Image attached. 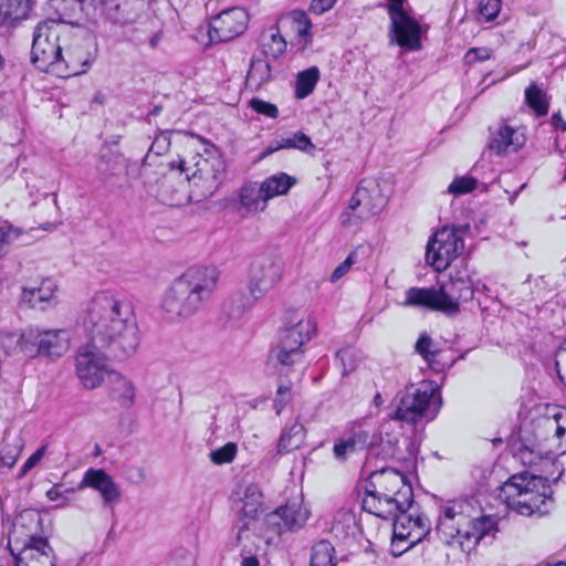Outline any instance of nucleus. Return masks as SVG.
I'll list each match as a JSON object with an SVG mask.
<instances>
[{
  "label": "nucleus",
  "instance_id": "f257e3e1",
  "mask_svg": "<svg viewBox=\"0 0 566 566\" xmlns=\"http://www.w3.org/2000/svg\"><path fill=\"white\" fill-rule=\"evenodd\" d=\"M84 327L88 343L77 350L76 375L86 389H95L108 374V359L124 360L136 352L139 329L130 303L107 292L88 304Z\"/></svg>",
  "mask_w": 566,
  "mask_h": 566
},
{
  "label": "nucleus",
  "instance_id": "f03ea898",
  "mask_svg": "<svg viewBox=\"0 0 566 566\" xmlns=\"http://www.w3.org/2000/svg\"><path fill=\"white\" fill-rule=\"evenodd\" d=\"M497 523L493 515H481L479 501L470 496L441 506L436 532L446 545L457 546L469 554L484 537L495 536Z\"/></svg>",
  "mask_w": 566,
  "mask_h": 566
},
{
  "label": "nucleus",
  "instance_id": "7ed1b4c3",
  "mask_svg": "<svg viewBox=\"0 0 566 566\" xmlns=\"http://www.w3.org/2000/svg\"><path fill=\"white\" fill-rule=\"evenodd\" d=\"M220 277L217 268L195 266L176 277L166 290L161 308L171 321L186 319L211 300Z\"/></svg>",
  "mask_w": 566,
  "mask_h": 566
},
{
  "label": "nucleus",
  "instance_id": "20e7f679",
  "mask_svg": "<svg viewBox=\"0 0 566 566\" xmlns=\"http://www.w3.org/2000/svg\"><path fill=\"white\" fill-rule=\"evenodd\" d=\"M62 24L56 20H44L38 23L33 32L31 62L43 72H65L62 76L78 75L91 65L88 57L67 53L62 54L59 44Z\"/></svg>",
  "mask_w": 566,
  "mask_h": 566
},
{
  "label": "nucleus",
  "instance_id": "39448f33",
  "mask_svg": "<svg viewBox=\"0 0 566 566\" xmlns=\"http://www.w3.org/2000/svg\"><path fill=\"white\" fill-rule=\"evenodd\" d=\"M283 266L279 259L269 254L256 255L251 262L247 289L250 297L232 296L224 305L223 312L230 319H239L255 302L262 300L282 279Z\"/></svg>",
  "mask_w": 566,
  "mask_h": 566
},
{
  "label": "nucleus",
  "instance_id": "423d86ee",
  "mask_svg": "<svg viewBox=\"0 0 566 566\" xmlns=\"http://www.w3.org/2000/svg\"><path fill=\"white\" fill-rule=\"evenodd\" d=\"M500 495L507 507L521 515H544L548 512L552 489L547 478L524 472L505 482Z\"/></svg>",
  "mask_w": 566,
  "mask_h": 566
},
{
  "label": "nucleus",
  "instance_id": "0eeeda50",
  "mask_svg": "<svg viewBox=\"0 0 566 566\" xmlns=\"http://www.w3.org/2000/svg\"><path fill=\"white\" fill-rule=\"evenodd\" d=\"M442 406V398L437 387L432 384L411 385L405 390L397 392L388 415V420L384 422L382 428L390 421H401L409 424H417L421 420L432 421Z\"/></svg>",
  "mask_w": 566,
  "mask_h": 566
},
{
  "label": "nucleus",
  "instance_id": "6e6552de",
  "mask_svg": "<svg viewBox=\"0 0 566 566\" xmlns=\"http://www.w3.org/2000/svg\"><path fill=\"white\" fill-rule=\"evenodd\" d=\"M470 230L469 224L444 226L428 241L426 251L427 263L437 272H442L462 254L463 235Z\"/></svg>",
  "mask_w": 566,
  "mask_h": 566
},
{
  "label": "nucleus",
  "instance_id": "1a4fd4ad",
  "mask_svg": "<svg viewBox=\"0 0 566 566\" xmlns=\"http://www.w3.org/2000/svg\"><path fill=\"white\" fill-rule=\"evenodd\" d=\"M387 205V197L374 179H363L356 187L346 210L340 214L344 227L357 224L379 214Z\"/></svg>",
  "mask_w": 566,
  "mask_h": 566
},
{
  "label": "nucleus",
  "instance_id": "9d476101",
  "mask_svg": "<svg viewBox=\"0 0 566 566\" xmlns=\"http://www.w3.org/2000/svg\"><path fill=\"white\" fill-rule=\"evenodd\" d=\"M70 333L66 329H41L30 326L20 335L18 346L30 358L45 356L56 358L69 349Z\"/></svg>",
  "mask_w": 566,
  "mask_h": 566
},
{
  "label": "nucleus",
  "instance_id": "9b49d317",
  "mask_svg": "<svg viewBox=\"0 0 566 566\" xmlns=\"http://www.w3.org/2000/svg\"><path fill=\"white\" fill-rule=\"evenodd\" d=\"M385 7L390 20L389 44H396L407 52L420 51L422 49L420 23L397 3H387Z\"/></svg>",
  "mask_w": 566,
  "mask_h": 566
},
{
  "label": "nucleus",
  "instance_id": "f8f14e48",
  "mask_svg": "<svg viewBox=\"0 0 566 566\" xmlns=\"http://www.w3.org/2000/svg\"><path fill=\"white\" fill-rule=\"evenodd\" d=\"M99 15L114 28L134 25L144 9L143 0H98Z\"/></svg>",
  "mask_w": 566,
  "mask_h": 566
},
{
  "label": "nucleus",
  "instance_id": "ddd939ff",
  "mask_svg": "<svg viewBox=\"0 0 566 566\" xmlns=\"http://www.w3.org/2000/svg\"><path fill=\"white\" fill-rule=\"evenodd\" d=\"M249 23V14L243 8H230L216 15L209 28L212 41L227 42L242 34Z\"/></svg>",
  "mask_w": 566,
  "mask_h": 566
},
{
  "label": "nucleus",
  "instance_id": "4468645a",
  "mask_svg": "<svg viewBox=\"0 0 566 566\" xmlns=\"http://www.w3.org/2000/svg\"><path fill=\"white\" fill-rule=\"evenodd\" d=\"M413 502L411 484L406 481L389 500L363 499V509L382 520L396 517L398 513H407Z\"/></svg>",
  "mask_w": 566,
  "mask_h": 566
},
{
  "label": "nucleus",
  "instance_id": "2eb2a0df",
  "mask_svg": "<svg viewBox=\"0 0 566 566\" xmlns=\"http://www.w3.org/2000/svg\"><path fill=\"white\" fill-rule=\"evenodd\" d=\"M407 481V478L396 469L386 468L370 473L365 482V497L376 501L389 500L392 494Z\"/></svg>",
  "mask_w": 566,
  "mask_h": 566
},
{
  "label": "nucleus",
  "instance_id": "dca6fc26",
  "mask_svg": "<svg viewBox=\"0 0 566 566\" xmlns=\"http://www.w3.org/2000/svg\"><path fill=\"white\" fill-rule=\"evenodd\" d=\"M440 291L449 300L455 310H448L447 315L454 316L460 312V302H468L473 298L475 287L467 270L453 271L448 282L439 283ZM447 301H443L444 303Z\"/></svg>",
  "mask_w": 566,
  "mask_h": 566
},
{
  "label": "nucleus",
  "instance_id": "f3484780",
  "mask_svg": "<svg viewBox=\"0 0 566 566\" xmlns=\"http://www.w3.org/2000/svg\"><path fill=\"white\" fill-rule=\"evenodd\" d=\"M86 488L98 492L105 506L114 505L122 497L119 485L104 469L90 468L84 472L76 489L83 490Z\"/></svg>",
  "mask_w": 566,
  "mask_h": 566
},
{
  "label": "nucleus",
  "instance_id": "a211bd4d",
  "mask_svg": "<svg viewBox=\"0 0 566 566\" xmlns=\"http://www.w3.org/2000/svg\"><path fill=\"white\" fill-rule=\"evenodd\" d=\"M441 293L438 287H409L406 291V298L402 303L407 307H426L431 311H438L447 314L448 310H455L452 303Z\"/></svg>",
  "mask_w": 566,
  "mask_h": 566
},
{
  "label": "nucleus",
  "instance_id": "6ab92c4d",
  "mask_svg": "<svg viewBox=\"0 0 566 566\" xmlns=\"http://www.w3.org/2000/svg\"><path fill=\"white\" fill-rule=\"evenodd\" d=\"M32 11L31 0H0V36L10 35Z\"/></svg>",
  "mask_w": 566,
  "mask_h": 566
},
{
  "label": "nucleus",
  "instance_id": "aec40b11",
  "mask_svg": "<svg viewBox=\"0 0 566 566\" xmlns=\"http://www.w3.org/2000/svg\"><path fill=\"white\" fill-rule=\"evenodd\" d=\"M525 140L524 134L518 133L513 127L499 125L494 130H491L488 147L496 155H503L517 151L524 146Z\"/></svg>",
  "mask_w": 566,
  "mask_h": 566
},
{
  "label": "nucleus",
  "instance_id": "412c9836",
  "mask_svg": "<svg viewBox=\"0 0 566 566\" xmlns=\"http://www.w3.org/2000/svg\"><path fill=\"white\" fill-rule=\"evenodd\" d=\"M307 512L297 503L277 507L269 515V523L276 524L279 534L295 532L304 526L307 521Z\"/></svg>",
  "mask_w": 566,
  "mask_h": 566
},
{
  "label": "nucleus",
  "instance_id": "4be33fe9",
  "mask_svg": "<svg viewBox=\"0 0 566 566\" xmlns=\"http://www.w3.org/2000/svg\"><path fill=\"white\" fill-rule=\"evenodd\" d=\"M316 332V323L312 317L298 319L296 323L283 328L279 334L277 344L289 346L295 350H302V346L308 342Z\"/></svg>",
  "mask_w": 566,
  "mask_h": 566
},
{
  "label": "nucleus",
  "instance_id": "5701e85b",
  "mask_svg": "<svg viewBox=\"0 0 566 566\" xmlns=\"http://www.w3.org/2000/svg\"><path fill=\"white\" fill-rule=\"evenodd\" d=\"M56 290V283L52 279L45 277L38 286H24L21 301L32 308L45 310L54 304Z\"/></svg>",
  "mask_w": 566,
  "mask_h": 566
},
{
  "label": "nucleus",
  "instance_id": "b1692460",
  "mask_svg": "<svg viewBox=\"0 0 566 566\" xmlns=\"http://www.w3.org/2000/svg\"><path fill=\"white\" fill-rule=\"evenodd\" d=\"M242 506H241V513L243 515V522L242 526H240L238 533H237V544L241 545L243 539V534L249 527V523L251 521L256 520L259 509L262 504V493L258 485L250 484L245 488L243 497L241 499Z\"/></svg>",
  "mask_w": 566,
  "mask_h": 566
},
{
  "label": "nucleus",
  "instance_id": "393cba45",
  "mask_svg": "<svg viewBox=\"0 0 566 566\" xmlns=\"http://www.w3.org/2000/svg\"><path fill=\"white\" fill-rule=\"evenodd\" d=\"M20 554L30 555L31 563L44 559L49 566H55L54 551L45 537L31 535Z\"/></svg>",
  "mask_w": 566,
  "mask_h": 566
},
{
  "label": "nucleus",
  "instance_id": "a878e982",
  "mask_svg": "<svg viewBox=\"0 0 566 566\" xmlns=\"http://www.w3.org/2000/svg\"><path fill=\"white\" fill-rule=\"evenodd\" d=\"M241 206L248 211L256 212L265 209L269 199H265L264 190L260 185H244L239 192Z\"/></svg>",
  "mask_w": 566,
  "mask_h": 566
},
{
  "label": "nucleus",
  "instance_id": "bb28decb",
  "mask_svg": "<svg viewBox=\"0 0 566 566\" xmlns=\"http://www.w3.org/2000/svg\"><path fill=\"white\" fill-rule=\"evenodd\" d=\"M197 170L193 172V177L198 174L200 178L211 180L214 189L218 188L221 177L224 172V161L219 155L211 156L210 158L202 159L197 164Z\"/></svg>",
  "mask_w": 566,
  "mask_h": 566
},
{
  "label": "nucleus",
  "instance_id": "cd10ccee",
  "mask_svg": "<svg viewBox=\"0 0 566 566\" xmlns=\"http://www.w3.org/2000/svg\"><path fill=\"white\" fill-rule=\"evenodd\" d=\"M112 394L122 407L130 408L135 399V387L130 380L117 373L111 374Z\"/></svg>",
  "mask_w": 566,
  "mask_h": 566
},
{
  "label": "nucleus",
  "instance_id": "c85d7f7f",
  "mask_svg": "<svg viewBox=\"0 0 566 566\" xmlns=\"http://www.w3.org/2000/svg\"><path fill=\"white\" fill-rule=\"evenodd\" d=\"M296 184V179L285 172H279L266 178L262 184L265 193V199H272L276 196H282Z\"/></svg>",
  "mask_w": 566,
  "mask_h": 566
},
{
  "label": "nucleus",
  "instance_id": "c756f323",
  "mask_svg": "<svg viewBox=\"0 0 566 566\" xmlns=\"http://www.w3.org/2000/svg\"><path fill=\"white\" fill-rule=\"evenodd\" d=\"M271 65L265 59L252 57L247 83L258 88L271 80Z\"/></svg>",
  "mask_w": 566,
  "mask_h": 566
},
{
  "label": "nucleus",
  "instance_id": "7c9ffc66",
  "mask_svg": "<svg viewBox=\"0 0 566 566\" xmlns=\"http://www.w3.org/2000/svg\"><path fill=\"white\" fill-rule=\"evenodd\" d=\"M303 359V350H295L281 344L273 346L269 354V361L275 366H292Z\"/></svg>",
  "mask_w": 566,
  "mask_h": 566
},
{
  "label": "nucleus",
  "instance_id": "2f4dec72",
  "mask_svg": "<svg viewBox=\"0 0 566 566\" xmlns=\"http://www.w3.org/2000/svg\"><path fill=\"white\" fill-rule=\"evenodd\" d=\"M318 80L319 71L316 66L300 72L295 81V97L303 99L312 94Z\"/></svg>",
  "mask_w": 566,
  "mask_h": 566
},
{
  "label": "nucleus",
  "instance_id": "473e14b6",
  "mask_svg": "<svg viewBox=\"0 0 566 566\" xmlns=\"http://www.w3.org/2000/svg\"><path fill=\"white\" fill-rule=\"evenodd\" d=\"M304 439V429L300 423H294L287 430H284L277 443V451L280 453H287L292 450L298 449Z\"/></svg>",
  "mask_w": 566,
  "mask_h": 566
},
{
  "label": "nucleus",
  "instance_id": "72a5a7b5",
  "mask_svg": "<svg viewBox=\"0 0 566 566\" xmlns=\"http://www.w3.org/2000/svg\"><path fill=\"white\" fill-rule=\"evenodd\" d=\"M525 102L537 116H544L548 113V97L536 84H531L525 90Z\"/></svg>",
  "mask_w": 566,
  "mask_h": 566
},
{
  "label": "nucleus",
  "instance_id": "f704fd0d",
  "mask_svg": "<svg viewBox=\"0 0 566 566\" xmlns=\"http://www.w3.org/2000/svg\"><path fill=\"white\" fill-rule=\"evenodd\" d=\"M335 549L328 541H319L312 547L310 566H336Z\"/></svg>",
  "mask_w": 566,
  "mask_h": 566
},
{
  "label": "nucleus",
  "instance_id": "c9c22d12",
  "mask_svg": "<svg viewBox=\"0 0 566 566\" xmlns=\"http://www.w3.org/2000/svg\"><path fill=\"white\" fill-rule=\"evenodd\" d=\"M394 520V545H397V541H407L410 543V539H415V534H412V525H411V514L407 513H398Z\"/></svg>",
  "mask_w": 566,
  "mask_h": 566
},
{
  "label": "nucleus",
  "instance_id": "e433bc0d",
  "mask_svg": "<svg viewBox=\"0 0 566 566\" xmlns=\"http://www.w3.org/2000/svg\"><path fill=\"white\" fill-rule=\"evenodd\" d=\"M282 140L284 149H297L310 155H313L316 149L311 138L300 130L290 136L282 137Z\"/></svg>",
  "mask_w": 566,
  "mask_h": 566
},
{
  "label": "nucleus",
  "instance_id": "4c0bfd02",
  "mask_svg": "<svg viewBox=\"0 0 566 566\" xmlns=\"http://www.w3.org/2000/svg\"><path fill=\"white\" fill-rule=\"evenodd\" d=\"M23 446L20 440L12 442L3 440L0 448V462L2 467L11 469L20 457Z\"/></svg>",
  "mask_w": 566,
  "mask_h": 566
},
{
  "label": "nucleus",
  "instance_id": "58836bf2",
  "mask_svg": "<svg viewBox=\"0 0 566 566\" xmlns=\"http://www.w3.org/2000/svg\"><path fill=\"white\" fill-rule=\"evenodd\" d=\"M286 50V41L279 31L272 33L262 44V54L265 57L279 59Z\"/></svg>",
  "mask_w": 566,
  "mask_h": 566
},
{
  "label": "nucleus",
  "instance_id": "ea45409f",
  "mask_svg": "<svg viewBox=\"0 0 566 566\" xmlns=\"http://www.w3.org/2000/svg\"><path fill=\"white\" fill-rule=\"evenodd\" d=\"M96 168L103 179L107 180L112 176L119 174L122 164L117 157L102 155Z\"/></svg>",
  "mask_w": 566,
  "mask_h": 566
},
{
  "label": "nucleus",
  "instance_id": "a19ab883",
  "mask_svg": "<svg viewBox=\"0 0 566 566\" xmlns=\"http://www.w3.org/2000/svg\"><path fill=\"white\" fill-rule=\"evenodd\" d=\"M356 449H365L367 448L369 451L378 444V442H384V438L381 436H378L376 433H371L367 430L359 429L358 431L354 432V434L350 437Z\"/></svg>",
  "mask_w": 566,
  "mask_h": 566
},
{
  "label": "nucleus",
  "instance_id": "79ce46f5",
  "mask_svg": "<svg viewBox=\"0 0 566 566\" xmlns=\"http://www.w3.org/2000/svg\"><path fill=\"white\" fill-rule=\"evenodd\" d=\"M411 525L412 534H415V539H410L409 547H413L417 543H419L423 537H426L430 533V521L424 515H411Z\"/></svg>",
  "mask_w": 566,
  "mask_h": 566
},
{
  "label": "nucleus",
  "instance_id": "37998d69",
  "mask_svg": "<svg viewBox=\"0 0 566 566\" xmlns=\"http://www.w3.org/2000/svg\"><path fill=\"white\" fill-rule=\"evenodd\" d=\"M501 0H479V20L484 22H490L494 20L501 10Z\"/></svg>",
  "mask_w": 566,
  "mask_h": 566
},
{
  "label": "nucleus",
  "instance_id": "c03bdc74",
  "mask_svg": "<svg viewBox=\"0 0 566 566\" xmlns=\"http://www.w3.org/2000/svg\"><path fill=\"white\" fill-rule=\"evenodd\" d=\"M237 451V444L234 442H228L223 447L211 451L209 457L214 464H226L233 461Z\"/></svg>",
  "mask_w": 566,
  "mask_h": 566
},
{
  "label": "nucleus",
  "instance_id": "a18cd8bd",
  "mask_svg": "<svg viewBox=\"0 0 566 566\" xmlns=\"http://www.w3.org/2000/svg\"><path fill=\"white\" fill-rule=\"evenodd\" d=\"M478 186V180L473 177H457L448 187V191L454 196H460L473 191Z\"/></svg>",
  "mask_w": 566,
  "mask_h": 566
},
{
  "label": "nucleus",
  "instance_id": "49530a36",
  "mask_svg": "<svg viewBox=\"0 0 566 566\" xmlns=\"http://www.w3.org/2000/svg\"><path fill=\"white\" fill-rule=\"evenodd\" d=\"M170 147V137L167 133H159L151 143L147 155L145 156V161L150 158L151 155L161 156L164 155Z\"/></svg>",
  "mask_w": 566,
  "mask_h": 566
},
{
  "label": "nucleus",
  "instance_id": "de8ad7c7",
  "mask_svg": "<svg viewBox=\"0 0 566 566\" xmlns=\"http://www.w3.org/2000/svg\"><path fill=\"white\" fill-rule=\"evenodd\" d=\"M336 359L339 360L343 366V375H347L356 368V354L352 347L337 350Z\"/></svg>",
  "mask_w": 566,
  "mask_h": 566
},
{
  "label": "nucleus",
  "instance_id": "09e8293b",
  "mask_svg": "<svg viewBox=\"0 0 566 566\" xmlns=\"http://www.w3.org/2000/svg\"><path fill=\"white\" fill-rule=\"evenodd\" d=\"M250 107L258 114H262L269 118H276L279 116L277 107L269 102L260 98H252L249 102Z\"/></svg>",
  "mask_w": 566,
  "mask_h": 566
},
{
  "label": "nucleus",
  "instance_id": "8fccbe9b",
  "mask_svg": "<svg viewBox=\"0 0 566 566\" xmlns=\"http://www.w3.org/2000/svg\"><path fill=\"white\" fill-rule=\"evenodd\" d=\"M122 475L126 481H128L130 484H140L146 479V472L144 468L138 465H125L122 471Z\"/></svg>",
  "mask_w": 566,
  "mask_h": 566
},
{
  "label": "nucleus",
  "instance_id": "3c124183",
  "mask_svg": "<svg viewBox=\"0 0 566 566\" xmlns=\"http://www.w3.org/2000/svg\"><path fill=\"white\" fill-rule=\"evenodd\" d=\"M169 566H196V556L188 549L179 548L175 551Z\"/></svg>",
  "mask_w": 566,
  "mask_h": 566
},
{
  "label": "nucleus",
  "instance_id": "603ef678",
  "mask_svg": "<svg viewBox=\"0 0 566 566\" xmlns=\"http://www.w3.org/2000/svg\"><path fill=\"white\" fill-rule=\"evenodd\" d=\"M433 345L432 338L427 334H421L416 343V352L426 360H430L436 356V352L431 350Z\"/></svg>",
  "mask_w": 566,
  "mask_h": 566
},
{
  "label": "nucleus",
  "instance_id": "864d4df0",
  "mask_svg": "<svg viewBox=\"0 0 566 566\" xmlns=\"http://www.w3.org/2000/svg\"><path fill=\"white\" fill-rule=\"evenodd\" d=\"M19 234V231L10 224L0 227V259L4 254L6 247L14 241Z\"/></svg>",
  "mask_w": 566,
  "mask_h": 566
},
{
  "label": "nucleus",
  "instance_id": "5fc2aeb1",
  "mask_svg": "<svg viewBox=\"0 0 566 566\" xmlns=\"http://www.w3.org/2000/svg\"><path fill=\"white\" fill-rule=\"evenodd\" d=\"M355 260H356L355 252L349 253L347 255V258L335 268V270L333 271V273L329 277V281L332 283H336L339 279H342L346 273H348V271L355 263Z\"/></svg>",
  "mask_w": 566,
  "mask_h": 566
},
{
  "label": "nucleus",
  "instance_id": "6e6d98bb",
  "mask_svg": "<svg viewBox=\"0 0 566 566\" xmlns=\"http://www.w3.org/2000/svg\"><path fill=\"white\" fill-rule=\"evenodd\" d=\"M46 451V446H42L39 448L33 454H31L28 460L22 465L18 479H22L32 468H34L44 457Z\"/></svg>",
  "mask_w": 566,
  "mask_h": 566
},
{
  "label": "nucleus",
  "instance_id": "4d7b16f0",
  "mask_svg": "<svg viewBox=\"0 0 566 566\" xmlns=\"http://www.w3.org/2000/svg\"><path fill=\"white\" fill-rule=\"evenodd\" d=\"M293 20L298 24L297 33L300 36L310 35L312 22L304 11H293Z\"/></svg>",
  "mask_w": 566,
  "mask_h": 566
},
{
  "label": "nucleus",
  "instance_id": "13d9d810",
  "mask_svg": "<svg viewBox=\"0 0 566 566\" xmlns=\"http://www.w3.org/2000/svg\"><path fill=\"white\" fill-rule=\"evenodd\" d=\"M357 449L352 438L336 442L333 448L334 455L338 460H345L348 452H354Z\"/></svg>",
  "mask_w": 566,
  "mask_h": 566
},
{
  "label": "nucleus",
  "instance_id": "bf43d9fd",
  "mask_svg": "<svg viewBox=\"0 0 566 566\" xmlns=\"http://www.w3.org/2000/svg\"><path fill=\"white\" fill-rule=\"evenodd\" d=\"M336 0H312L310 4V11L317 15L325 13L331 10Z\"/></svg>",
  "mask_w": 566,
  "mask_h": 566
},
{
  "label": "nucleus",
  "instance_id": "052dcab7",
  "mask_svg": "<svg viewBox=\"0 0 566 566\" xmlns=\"http://www.w3.org/2000/svg\"><path fill=\"white\" fill-rule=\"evenodd\" d=\"M81 8V10L85 13L88 20H96L97 18V8L95 6V0H74Z\"/></svg>",
  "mask_w": 566,
  "mask_h": 566
},
{
  "label": "nucleus",
  "instance_id": "680f3d73",
  "mask_svg": "<svg viewBox=\"0 0 566 566\" xmlns=\"http://www.w3.org/2000/svg\"><path fill=\"white\" fill-rule=\"evenodd\" d=\"M11 554L14 557L15 566H49L44 559H41V562L31 563L30 555L14 554L12 551Z\"/></svg>",
  "mask_w": 566,
  "mask_h": 566
},
{
  "label": "nucleus",
  "instance_id": "e2e57ef3",
  "mask_svg": "<svg viewBox=\"0 0 566 566\" xmlns=\"http://www.w3.org/2000/svg\"><path fill=\"white\" fill-rule=\"evenodd\" d=\"M544 421L545 427L555 430V436L557 438H562L565 434V428L559 426L556 419L546 418Z\"/></svg>",
  "mask_w": 566,
  "mask_h": 566
},
{
  "label": "nucleus",
  "instance_id": "0e129e2a",
  "mask_svg": "<svg viewBox=\"0 0 566 566\" xmlns=\"http://www.w3.org/2000/svg\"><path fill=\"white\" fill-rule=\"evenodd\" d=\"M281 149H284L282 138L280 140H272L270 143V145L266 147V149L263 151L261 157L262 158L266 157V156H269L277 150H281Z\"/></svg>",
  "mask_w": 566,
  "mask_h": 566
},
{
  "label": "nucleus",
  "instance_id": "69168bd1",
  "mask_svg": "<svg viewBox=\"0 0 566 566\" xmlns=\"http://www.w3.org/2000/svg\"><path fill=\"white\" fill-rule=\"evenodd\" d=\"M551 123L556 129L566 132V122L563 119L560 113H554L552 115Z\"/></svg>",
  "mask_w": 566,
  "mask_h": 566
},
{
  "label": "nucleus",
  "instance_id": "338daca9",
  "mask_svg": "<svg viewBox=\"0 0 566 566\" xmlns=\"http://www.w3.org/2000/svg\"><path fill=\"white\" fill-rule=\"evenodd\" d=\"M291 399H289V397H281V396H277L275 397L274 399V408L276 409V413H281V411L283 410V408L287 405V402L290 401Z\"/></svg>",
  "mask_w": 566,
  "mask_h": 566
},
{
  "label": "nucleus",
  "instance_id": "774afa93",
  "mask_svg": "<svg viewBox=\"0 0 566 566\" xmlns=\"http://www.w3.org/2000/svg\"><path fill=\"white\" fill-rule=\"evenodd\" d=\"M62 496H63V493L60 492L57 484H55L54 486H52L50 490L46 491V497L50 501H57Z\"/></svg>",
  "mask_w": 566,
  "mask_h": 566
}]
</instances>
